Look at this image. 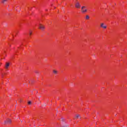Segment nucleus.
Masks as SVG:
<instances>
[{"label":"nucleus","mask_w":127,"mask_h":127,"mask_svg":"<svg viewBox=\"0 0 127 127\" xmlns=\"http://www.w3.org/2000/svg\"><path fill=\"white\" fill-rule=\"evenodd\" d=\"M62 127H69V125L65 124V125L63 126Z\"/></svg>","instance_id":"9"},{"label":"nucleus","mask_w":127,"mask_h":127,"mask_svg":"<svg viewBox=\"0 0 127 127\" xmlns=\"http://www.w3.org/2000/svg\"><path fill=\"white\" fill-rule=\"evenodd\" d=\"M29 34L30 36L32 34V32L30 31V32H29Z\"/></svg>","instance_id":"12"},{"label":"nucleus","mask_w":127,"mask_h":127,"mask_svg":"<svg viewBox=\"0 0 127 127\" xmlns=\"http://www.w3.org/2000/svg\"><path fill=\"white\" fill-rule=\"evenodd\" d=\"M39 28L41 30H44V29H45V26L41 24H40L39 25Z\"/></svg>","instance_id":"5"},{"label":"nucleus","mask_w":127,"mask_h":127,"mask_svg":"<svg viewBox=\"0 0 127 127\" xmlns=\"http://www.w3.org/2000/svg\"><path fill=\"white\" fill-rule=\"evenodd\" d=\"M87 9H86V6H82L81 7V12H82V13H84L85 12H87Z\"/></svg>","instance_id":"2"},{"label":"nucleus","mask_w":127,"mask_h":127,"mask_svg":"<svg viewBox=\"0 0 127 127\" xmlns=\"http://www.w3.org/2000/svg\"><path fill=\"white\" fill-rule=\"evenodd\" d=\"M100 27H101V28H103V29H106L107 28V25L104 23H101L100 24Z\"/></svg>","instance_id":"4"},{"label":"nucleus","mask_w":127,"mask_h":127,"mask_svg":"<svg viewBox=\"0 0 127 127\" xmlns=\"http://www.w3.org/2000/svg\"><path fill=\"white\" fill-rule=\"evenodd\" d=\"M75 6L76 8H80V7H81V4H80V2H79L78 1H77L75 3Z\"/></svg>","instance_id":"3"},{"label":"nucleus","mask_w":127,"mask_h":127,"mask_svg":"<svg viewBox=\"0 0 127 127\" xmlns=\"http://www.w3.org/2000/svg\"><path fill=\"white\" fill-rule=\"evenodd\" d=\"M62 121H64V120L63 119V118H62Z\"/></svg>","instance_id":"14"},{"label":"nucleus","mask_w":127,"mask_h":127,"mask_svg":"<svg viewBox=\"0 0 127 127\" xmlns=\"http://www.w3.org/2000/svg\"><path fill=\"white\" fill-rule=\"evenodd\" d=\"M79 118H81V117L80 116V115H79V114H76V115L75 116V119H79Z\"/></svg>","instance_id":"7"},{"label":"nucleus","mask_w":127,"mask_h":127,"mask_svg":"<svg viewBox=\"0 0 127 127\" xmlns=\"http://www.w3.org/2000/svg\"><path fill=\"white\" fill-rule=\"evenodd\" d=\"M86 19H89V18H90V17H89V15H86Z\"/></svg>","instance_id":"11"},{"label":"nucleus","mask_w":127,"mask_h":127,"mask_svg":"<svg viewBox=\"0 0 127 127\" xmlns=\"http://www.w3.org/2000/svg\"><path fill=\"white\" fill-rule=\"evenodd\" d=\"M6 1H7V0H1V3H5V2H6Z\"/></svg>","instance_id":"8"},{"label":"nucleus","mask_w":127,"mask_h":127,"mask_svg":"<svg viewBox=\"0 0 127 127\" xmlns=\"http://www.w3.org/2000/svg\"><path fill=\"white\" fill-rule=\"evenodd\" d=\"M53 73H54L55 74H57V73H58V71H57V70H53Z\"/></svg>","instance_id":"10"},{"label":"nucleus","mask_w":127,"mask_h":127,"mask_svg":"<svg viewBox=\"0 0 127 127\" xmlns=\"http://www.w3.org/2000/svg\"><path fill=\"white\" fill-rule=\"evenodd\" d=\"M36 73H38V72L37 71H36Z\"/></svg>","instance_id":"15"},{"label":"nucleus","mask_w":127,"mask_h":127,"mask_svg":"<svg viewBox=\"0 0 127 127\" xmlns=\"http://www.w3.org/2000/svg\"><path fill=\"white\" fill-rule=\"evenodd\" d=\"M11 119H9V118H7L6 120H5L4 122V125H10L11 124Z\"/></svg>","instance_id":"1"},{"label":"nucleus","mask_w":127,"mask_h":127,"mask_svg":"<svg viewBox=\"0 0 127 127\" xmlns=\"http://www.w3.org/2000/svg\"><path fill=\"white\" fill-rule=\"evenodd\" d=\"M28 104L29 105H31V101H29V102H28Z\"/></svg>","instance_id":"13"},{"label":"nucleus","mask_w":127,"mask_h":127,"mask_svg":"<svg viewBox=\"0 0 127 127\" xmlns=\"http://www.w3.org/2000/svg\"><path fill=\"white\" fill-rule=\"evenodd\" d=\"M8 67H9V63H6V65H5L6 69H7V68H8Z\"/></svg>","instance_id":"6"}]
</instances>
